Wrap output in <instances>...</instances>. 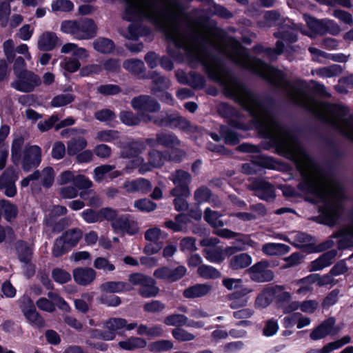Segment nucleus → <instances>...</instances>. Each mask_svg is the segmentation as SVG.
I'll return each mask as SVG.
<instances>
[{
	"label": "nucleus",
	"instance_id": "1",
	"mask_svg": "<svg viewBox=\"0 0 353 353\" xmlns=\"http://www.w3.org/2000/svg\"><path fill=\"white\" fill-rule=\"evenodd\" d=\"M261 134L272 141L279 154L295 162L303 176L298 187L300 192L310 202L320 204L325 224L334 225L344 196L341 185L316 165L292 133L281 127L261 104Z\"/></svg>",
	"mask_w": 353,
	"mask_h": 353
},
{
	"label": "nucleus",
	"instance_id": "2",
	"mask_svg": "<svg viewBox=\"0 0 353 353\" xmlns=\"http://www.w3.org/2000/svg\"><path fill=\"white\" fill-rule=\"evenodd\" d=\"M146 145L147 143L143 141H135L129 145L124 152L125 157L132 159L125 168L127 172L138 168L139 173L144 174L153 168H160L163 165L165 158L157 150H152L150 151L148 163H145L144 159L139 157V154L146 149Z\"/></svg>",
	"mask_w": 353,
	"mask_h": 353
},
{
	"label": "nucleus",
	"instance_id": "3",
	"mask_svg": "<svg viewBox=\"0 0 353 353\" xmlns=\"http://www.w3.org/2000/svg\"><path fill=\"white\" fill-rule=\"evenodd\" d=\"M23 140L21 138L13 141L11 149V159L15 165H18L21 159ZM22 167L25 171H29L31 168L37 167L41 163V150L37 145L26 147L23 151Z\"/></svg>",
	"mask_w": 353,
	"mask_h": 353
},
{
	"label": "nucleus",
	"instance_id": "4",
	"mask_svg": "<svg viewBox=\"0 0 353 353\" xmlns=\"http://www.w3.org/2000/svg\"><path fill=\"white\" fill-rule=\"evenodd\" d=\"M132 107L139 112L141 118L144 122L152 121L159 125H167L168 121L159 117H152L150 113L159 110L160 105L151 97L141 95L133 99L131 101Z\"/></svg>",
	"mask_w": 353,
	"mask_h": 353
},
{
	"label": "nucleus",
	"instance_id": "5",
	"mask_svg": "<svg viewBox=\"0 0 353 353\" xmlns=\"http://www.w3.org/2000/svg\"><path fill=\"white\" fill-rule=\"evenodd\" d=\"M137 325V322L128 323L123 318H110L104 323V327L107 330L103 332L95 330L94 336H99L105 341H112L115 339L117 333L121 334L123 330H132Z\"/></svg>",
	"mask_w": 353,
	"mask_h": 353
},
{
	"label": "nucleus",
	"instance_id": "6",
	"mask_svg": "<svg viewBox=\"0 0 353 353\" xmlns=\"http://www.w3.org/2000/svg\"><path fill=\"white\" fill-rule=\"evenodd\" d=\"M16 77L17 79L12 83L11 85L20 92H32L35 87L41 83L39 77L28 70H23L22 73L17 74Z\"/></svg>",
	"mask_w": 353,
	"mask_h": 353
},
{
	"label": "nucleus",
	"instance_id": "7",
	"mask_svg": "<svg viewBox=\"0 0 353 353\" xmlns=\"http://www.w3.org/2000/svg\"><path fill=\"white\" fill-rule=\"evenodd\" d=\"M170 179L175 185L170 191L172 196H177L179 194L190 196L188 184L191 181V176L188 172L181 170H176L170 175Z\"/></svg>",
	"mask_w": 353,
	"mask_h": 353
},
{
	"label": "nucleus",
	"instance_id": "8",
	"mask_svg": "<svg viewBox=\"0 0 353 353\" xmlns=\"http://www.w3.org/2000/svg\"><path fill=\"white\" fill-rule=\"evenodd\" d=\"M21 308L27 321L33 326L40 327L43 325V319L37 312L32 301L28 296H23L21 299Z\"/></svg>",
	"mask_w": 353,
	"mask_h": 353
},
{
	"label": "nucleus",
	"instance_id": "9",
	"mask_svg": "<svg viewBox=\"0 0 353 353\" xmlns=\"http://www.w3.org/2000/svg\"><path fill=\"white\" fill-rule=\"evenodd\" d=\"M112 227L116 233L121 234H127L133 235L139 232L137 223L129 215L118 216V218L112 223Z\"/></svg>",
	"mask_w": 353,
	"mask_h": 353
},
{
	"label": "nucleus",
	"instance_id": "10",
	"mask_svg": "<svg viewBox=\"0 0 353 353\" xmlns=\"http://www.w3.org/2000/svg\"><path fill=\"white\" fill-rule=\"evenodd\" d=\"M269 263L266 261L256 263L249 269L250 278L256 282H268L274 279V273L268 269Z\"/></svg>",
	"mask_w": 353,
	"mask_h": 353
},
{
	"label": "nucleus",
	"instance_id": "11",
	"mask_svg": "<svg viewBox=\"0 0 353 353\" xmlns=\"http://www.w3.org/2000/svg\"><path fill=\"white\" fill-rule=\"evenodd\" d=\"M18 179V173L14 169L9 168L0 177V190L4 191V194L9 197L14 196L17 193L14 185Z\"/></svg>",
	"mask_w": 353,
	"mask_h": 353
},
{
	"label": "nucleus",
	"instance_id": "12",
	"mask_svg": "<svg viewBox=\"0 0 353 353\" xmlns=\"http://www.w3.org/2000/svg\"><path fill=\"white\" fill-rule=\"evenodd\" d=\"M234 250V248L232 247H227L225 248L220 247L208 248L203 250V254L208 261L214 263H220L228 256L230 255Z\"/></svg>",
	"mask_w": 353,
	"mask_h": 353
},
{
	"label": "nucleus",
	"instance_id": "13",
	"mask_svg": "<svg viewBox=\"0 0 353 353\" xmlns=\"http://www.w3.org/2000/svg\"><path fill=\"white\" fill-rule=\"evenodd\" d=\"M148 145L155 148L161 145L166 148H174L180 144L179 139L174 135L167 133H159L156 138L147 139L145 141Z\"/></svg>",
	"mask_w": 353,
	"mask_h": 353
},
{
	"label": "nucleus",
	"instance_id": "14",
	"mask_svg": "<svg viewBox=\"0 0 353 353\" xmlns=\"http://www.w3.org/2000/svg\"><path fill=\"white\" fill-rule=\"evenodd\" d=\"M335 320L330 318L323 321L319 325L314 328L310 334V337L313 341H318L324 339L327 336L335 334L334 332V325Z\"/></svg>",
	"mask_w": 353,
	"mask_h": 353
},
{
	"label": "nucleus",
	"instance_id": "15",
	"mask_svg": "<svg viewBox=\"0 0 353 353\" xmlns=\"http://www.w3.org/2000/svg\"><path fill=\"white\" fill-rule=\"evenodd\" d=\"M336 254L337 252L334 250L324 253L317 259L310 263L309 265V270L310 272L319 271L330 265Z\"/></svg>",
	"mask_w": 353,
	"mask_h": 353
},
{
	"label": "nucleus",
	"instance_id": "16",
	"mask_svg": "<svg viewBox=\"0 0 353 353\" xmlns=\"http://www.w3.org/2000/svg\"><path fill=\"white\" fill-rule=\"evenodd\" d=\"M73 277L78 284L87 285L94 280L96 272L90 268H79L74 270Z\"/></svg>",
	"mask_w": 353,
	"mask_h": 353
},
{
	"label": "nucleus",
	"instance_id": "17",
	"mask_svg": "<svg viewBox=\"0 0 353 353\" xmlns=\"http://www.w3.org/2000/svg\"><path fill=\"white\" fill-rule=\"evenodd\" d=\"M59 43V38L52 32H45L41 34L37 42L38 48L42 51H50L53 50Z\"/></svg>",
	"mask_w": 353,
	"mask_h": 353
},
{
	"label": "nucleus",
	"instance_id": "18",
	"mask_svg": "<svg viewBox=\"0 0 353 353\" xmlns=\"http://www.w3.org/2000/svg\"><path fill=\"white\" fill-rule=\"evenodd\" d=\"M255 194L260 199L271 201L275 197L274 187L268 182L264 181H258L255 183Z\"/></svg>",
	"mask_w": 353,
	"mask_h": 353
},
{
	"label": "nucleus",
	"instance_id": "19",
	"mask_svg": "<svg viewBox=\"0 0 353 353\" xmlns=\"http://www.w3.org/2000/svg\"><path fill=\"white\" fill-rule=\"evenodd\" d=\"M339 248L344 249L353 246V219L350 225L341 229L336 234Z\"/></svg>",
	"mask_w": 353,
	"mask_h": 353
},
{
	"label": "nucleus",
	"instance_id": "20",
	"mask_svg": "<svg viewBox=\"0 0 353 353\" xmlns=\"http://www.w3.org/2000/svg\"><path fill=\"white\" fill-rule=\"evenodd\" d=\"M77 31L80 37H77V39H88L95 36L97 27L92 20L85 19L79 21Z\"/></svg>",
	"mask_w": 353,
	"mask_h": 353
},
{
	"label": "nucleus",
	"instance_id": "21",
	"mask_svg": "<svg viewBox=\"0 0 353 353\" xmlns=\"http://www.w3.org/2000/svg\"><path fill=\"white\" fill-rule=\"evenodd\" d=\"M300 30L303 33L305 34L301 27L298 25H294V27H291L289 25H285L281 27L278 32L274 34L276 37L280 38L287 43L295 42L297 39V35L295 33V30Z\"/></svg>",
	"mask_w": 353,
	"mask_h": 353
},
{
	"label": "nucleus",
	"instance_id": "22",
	"mask_svg": "<svg viewBox=\"0 0 353 353\" xmlns=\"http://www.w3.org/2000/svg\"><path fill=\"white\" fill-rule=\"evenodd\" d=\"M114 166L110 165H103L97 167L94 170V179L98 182H101L105 179H114L119 176L121 173L119 171H113Z\"/></svg>",
	"mask_w": 353,
	"mask_h": 353
},
{
	"label": "nucleus",
	"instance_id": "23",
	"mask_svg": "<svg viewBox=\"0 0 353 353\" xmlns=\"http://www.w3.org/2000/svg\"><path fill=\"white\" fill-rule=\"evenodd\" d=\"M212 290L210 284H197L185 289L183 291V296L185 298L192 299L206 295Z\"/></svg>",
	"mask_w": 353,
	"mask_h": 353
},
{
	"label": "nucleus",
	"instance_id": "24",
	"mask_svg": "<svg viewBox=\"0 0 353 353\" xmlns=\"http://www.w3.org/2000/svg\"><path fill=\"white\" fill-rule=\"evenodd\" d=\"M351 341V338L349 336H345L341 339L331 342L323 346L320 349H312L306 353H330L335 350H338L342 346L349 343Z\"/></svg>",
	"mask_w": 353,
	"mask_h": 353
},
{
	"label": "nucleus",
	"instance_id": "25",
	"mask_svg": "<svg viewBox=\"0 0 353 353\" xmlns=\"http://www.w3.org/2000/svg\"><path fill=\"white\" fill-rule=\"evenodd\" d=\"M125 188L128 192H148L152 188L150 182L143 178L137 180L128 181L124 185Z\"/></svg>",
	"mask_w": 353,
	"mask_h": 353
},
{
	"label": "nucleus",
	"instance_id": "26",
	"mask_svg": "<svg viewBox=\"0 0 353 353\" xmlns=\"http://www.w3.org/2000/svg\"><path fill=\"white\" fill-rule=\"evenodd\" d=\"M262 252L268 256L281 255L290 251V247L283 243H268L262 246Z\"/></svg>",
	"mask_w": 353,
	"mask_h": 353
},
{
	"label": "nucleus",
	"instance_id": "27",
	"mask_svg": "<svg viewBox=\"0 0 353 353\" xmlns=\"http://www.w3.org/2000/svg\"><path fill=\"white\" fill-rule=\"evenodd\" d=\"M274 299L272 286L266 287L263 291L257 296L254 306L256 308H265L268 307Z\"/></svg>",
	"mask_w": 353,
	"mask_h": 353
},
{
	"label": "nucleus",
	"instance_id": "28",
	"mask_svg": "<svg viewBox=\"0 0 353 353\" xmlns=\"http://www.w3.org/2000/svg\"><path fill=\"white\" fill-rule=\"evenodd\" d=\"M118 345L123 350L130 351L146 347L147 341L141 337L132 336L125 341H120Z\"/></svg>",
	"mask_w": 353,
	"mask_h": 353
},
{
	"label": "nucleus",
	"instance_id": "29",
	"mask_svg": "<svg viewBox=\"0 0 353 353\" xmlns=\"http://www.w3.org/2000/svg\"><path fill=\"white\" fill-rule=\"evenodd\" d=\"M103 291L110 293H119L132 289L130 284L121 281H109L101 285Z\"/></svg>",
	"mask_w": 353,
	"mask_h": 353
},
{
	"label": "nucleus",
	"instance_id": "30",
	"mask_svg": "<svg viewBox=\"0 0 353 353\" xmlns=\"http://www.w3.org/2000/svg\"><path fill=\"white\" fill-rule=\"evenodd\" d=\"M252 262L250 255L241 253L233 256L230 261V267L234 270L243 269L248 267Z\"/></svg>",
	"mask_w": 353,
	"mask_h": 353
},
{
	"label": "nucleus",
	"instance_id": "31",
	"mask_svg": "<svg viewBox=\"0 0 353 353\" xmlns=\"http://www.w3.org/2000/svg\"><path fill=\"white\" fill-rule=\"evenodd\" d=\"M252 292V290L248 288H242L241 292H236L231 297L230 307L236 309L245 307L248 302V299L245 296Z\"/></svg>",
	"mask_w": 353,
	"mask_h": 353
},
{
	"label": "nucleus",
	"instance_id": "32",
	"mask_svg": "<svg viewBox=\"0 0 353 353\" xmlns=\"http://www.w3.org/2000/svg\"><path fill=\"white\" fill-rule=\"evenodd\" d=\"M312 278L310 274L295 281V284L298 286L295 293L303 296L311 292L313 290L312 285L314 283Z\"/></svg>",
	"mask_w": 353,
	"mask_h": 353
},
{
	"label": "nucleus",
	"instance_id": "33",
	"mask_svg": "<svg viewBox=\"0 0 353 353\" xmlns=\"http://www.w3.org/2000/svg\"><path fill=\"white\" fill-rule=\"evenodd\" d=\"M0 208L4 218L7 221H10L16 218L18 213L17 207L9 201L5 199L0 200Z\"/></svg>",
	"mask_w": 353,
	"mask_h": 353
},
{
	"label": "nucleus",
	"instance_id": "34",
	"mask_svg": "<svg viewBox=\"0 0 353 353\" xmlns=\"http://www.w3.org/2000/svg\"><path fill=\"white\" fill-rule=\"evenodd\" d=\"M64 240L66 245L71 249L75 246L82 237V232L79 229L68 230L61 236Z\"/></svg>",
	"mask_w": 353,
	"mask_h": 353
},
{
	"label": "nucleus",
	"instance_id": "35",
	"mask_svg": "<svg viewBox=\"0 0 353 353\" xmlns=\"http://www.w3.org/2000/svg\"><path fill=\"white\" fill-rule=\"evenodd\" d=\"M197 274L204 279H216L221 277V272L217 269L205 264L198 267Z\"/></svg>",
	"mask_w": 353,
	"mask_h": 353
},
{
	"label": "nucleus",
	"instance_id": "36",
	"mask_svg": "<svg viewBox=\"0 0 353 353\" xmlns=\"http://www.w3.org/2000/svg\"><path fill=\"white\" fill-rule=\"evenodd\" d=\"M341 67L339 65H332L329 67L321 68L312 71V74H316L323 78H330L341 73Z\"/></svg>",
	"mask_w": 353,
	"mask_h": 353
},
{
	"label": "nucleus",
	"instance_id": "37",
	"mask_svg": "<svg viewBox=\"0 0 353 353\" xmlns=\"http://www.w3.org/2000/svg\"><path fill=\"white\" fill-rule=\"evenodd\" d=\"M305 21L307 23L308 28L312 31L314 34H325L324 29V19L319 21L314 18L306 15H304Z\"/></svg>",
	"mask_w": 353,
	"mask_h": 353
},
{
	"label": "nucleus",
	"instance_id": "38",
	"mask_svg": "<svg viewBox=\"0 0 353 353\" xmlns=\"http://www.w3.org/2000/svg\"><path fill=\"white\" fill-rule=\"evenodd\" d=\"M16 249L18 253L19 259L21 262L28 263L32 256V249L27 243L23 241L17 243Z\"/></svg>",
	"mask_w": 353,
	"mask_h": 353
},
{
	"label": "nucleus",
	"instance_id": "39",
	"mask_svg": "<svg viewBox=\"0 0 353 353\" xmlns=\"http://www.w3.org/2000/svg\"><path fill=\"white\" fill-rule=\"evenodd\" d=\"M159 290L155 285V281L152 278H149L145 284L140 288L139 293L143 297L155 296Z\"/></svg>",
	"mask_w": 353,
	"mask_h": 353
},
{
	"label": "nucleus",
	"instance_id": "40",
	"mask_svg": "<svg viewBox=\"0 0 353 353\" xmlns=\"http://www.w3.org/2000/svg\"><path fill=\"white\" fill-rule=\"evenodd\" d=\"M94 49L101 53H110L114 49V44L110 39L99 38L93 43Z\"/></svg>",
	"mask_w": 353,
	"mask_h": 353
},
{
	"label": "nucleus",
	"instance_id": "41",
	"mask_svg": "<svg viewBox=\"0 0 353 353\" xmlns=\"http://www.w3.org/2000/svg\"><path fill=\"white\" fill-rule=\"evenodd\" d=\"M221 214L216 211H212L210 208L205 210L204 219L212 227H221L223 225V222L220 219Z\"/></svg>",
	"mask_w": 353,
	"mask_h": 353
},
{
	"label": "nucleus",
	"instance_id": "42",
	"mask_svg": "<svg viewBox=\"0 0 353 353\" xmlns=\"http://www.w3.org/2000/svg\"><path fill=\"white\" fill-rule=\"evenodd\" d=\"M274 298L278 303L289 302L292 299V294L285 290L283 285L272 286Z\"/></svg>",
	"mask_w": 353,
	"mask_h": 353
},
{
	"label": "nucleus",
	"instance_id": "43",
	"mask_svg": "<svg viewBox=\"0 0 353 353\" xmlns=\"http://www.w3.org/2000/svg\"><path fill=\"white\" fill-rule=\"evenodd\" d=\"M79 28V21H64L61 24V30L65 33L71 34L74 38L77 39L80 37L77 30Z\"/></svg>",
	"mask_w": 353,
	"mask_h": 353
},
{
	"label": "nucleus",
	"instance_id": "44",
	"mask_svg": "<svg viewBox=\"0 0 353 353\" xmlns=\"http://www.w3.org/2000/svg\"><path fill=\"white\" fill-rule=\"evenodd\" d=\"M123 68L132 74H139L143 70L144 63L141 60L130 59L123 63Z\"/></svg>",
	"mask_w": 353,
	"mask_h": 353
},
{
	"label": "nucleus",
	"instance_id": "45",
	"mask_svg": "<svg viewBox=\"0 0 353 353\" xmlns=\"http://www.w3.org/2000/svg\"><path fill=\"white\" fill-rule=\"evenodd\" d=\"M60 65L65 71L73 73L80 68L81 63L77 59L65 57L60 63Z\"/></svg>",
	"mask_w": 353,
	"mask_h": 353
},
{
	"label": "nucleus",
	"instance_id": "46",
	"mask_svg": "<svg viewBox=\"0 0 353 353\" xmlns=\"http://www.w3.org/2000/svg\"><path fill=\"white\" fill-rule=\"evenodd\" d=\"M74 97L70 93L61 94L54 97L51 101V105L55 108H59L72 103Z\"/></svg>",
	"mask_w": 353,
	"mask_h": 353
},
{
	"label": "nucleus",
	"instance_id": "47",
	"mask_svg": "<svg viewBox=\"0 0 353 353\" xmlns=\"http://www.w3.org/2000/svg\"><path fill=\"white\" fill-rule=\"evenodd\" d=\"M87 146V141L84 138L71 140L68 144V152L74 155Z\"/></svg>",
	"mask_w": 353,
	"mask_h": 353
},
{
	"label": "nucleus",
	"instance_id": "48",
	"mask_svg": "<svg viewBox=\"0 0 353 353\" xmlns=\"http://www.w3.org/2000/svg\"><path fill=\"white\" fill-rule=\"evenodd\" d=\"M188 321V318L183 315L179 314H172L170 316H166L164 320L163 323L170 326H181L186 325Z\"/></svg>",
	"mask_w": 353,
	"mask_h": 353
},
{
	"label": "nucleus",
	"instance_id": "49",
	"mask_svg": "<svg viewBox=\"0 0 353 353\" xmlns=\"http://www.w3.org/2000/svg\"><path fill=\"white\" fill-rule=\"evenodd\" d=\"M152 79L154 83V86L152 88L154 94H157L159 90L161 91L167 89L170 85V81L168 79L160 76L159 74H154Z\"/></svg>",
	"mask_w": 353,
	"mask_h": 353
},
{
	"label": "nucleus",
	"instance_id": "50",
	"mask_svg": "<svg viewBox=\"0 0 353 353\" xmlns=\"http://www.w3.org/2000/svg\"><path fill=\"white\" fill-rule=\"evenodd\" d=\"M80 196L84 200H89L88 205L92 207H99L102 204L101 199L92 190H83Z\"/></svg>",
	"mask_w": 353,
	"mask_h": 353
},
{
	"label": "nucleus",
	"instance_id": "51",
	"mask_svg": "<svg viewBox=\"0 0 353 353\" xmlns=\"http://www.w3.org/2000/svg\"><path fill=\"white\" fill-rule=\"evenodd\" d=\"M173 347V343L168 340H161L149 345V350L153 352L168 351Z\"/></svg>",
	"mask_w": 353,
	"mask_h": 353
},
{
	"label": "nucleus",
	"instance_id": "52",
	"mask_svg": "<svg viewBox=\"0 0 353 353\" xmlns=\"http://www.w3.org/2000/svg\"><path fill=\"white\" fill-rule=\"evenodd\" d=\"M39 178L43 186L47 188L51 186L54 179V172L52 168L47 167L44 168L40 173Z\"/></svg>",
	"mask_w": 353,
	"mask_h": 353
},
{
	"label": "nucleus",
	"instance_id": "53",
	"mask_svg": "<svg viewBox=\"0 0 353 353\" xmlns=\"http://www.w3.org/2000/svg\"><path fill=\"white\" fill-rule=\"evenodd\" d=\"M70 248L66 245L64 240L59 237L56 239L52 248V254L55 257H59L67 253L70 250Z\"/></svg>",
	"mask_w": 353,
	"mask_h": 353
},
{
	"label": "nucleus",
	"instance_id": "54",
	"mask_svg": "<svg viewBox=\"0 0 353 353\" xmlns=\"http://www.w3.org/2000/svg\"><path fill=\"white\" fill-rule=\"evenodd\" d=\"M121 121L125 125H138L141 121V116H134L131 112L123 111L120 114Z\"/></svg>",
	"mask_w": 353,
	"mask_h": 353
},
{
	"label": "nucleus",
	"instance_id": "55",
	"mask_svg": "<svg viewBox=\"0 0 353 353\" xmlns=\"http://www.w3.org/2000/svg\"><path fill=\"white\" fill-rule=\"evenodd\" d=\"M52 11L69 12L74 8L73 3L69 0H56L52 3Z\"/></svg>",
	"mask_w": 353,
	"mask_h": 353
},
{
	"label": "nucleus",
	"instance_id": "56",
	"mask_svg": "<svg viewBox=\"0 0 353 353\" xmlns=\"http://www.w3.org/2000/svg\"><path fill=\"white\" fill-rule=\"evenodd\" d=\"M52 276L54 281L59 283H65L71 279V276L69 272L58 268L52 270Z\"/></svg>",
	"mask_w": 353,
	"mask_h": 353
},
{
	"label": "nucleus",
	"instance_id": "57",
	"mask_svg": "<svg viewBox=\"0 0 353 353\" xmlns=\"http://www.w3.org/2000/svg\"><path fill=\"white\" fill-rule=\"evenodd\" d=\"M172 334L175 339L179 341H190L194 339L195 336L182 328H175Z\"/></svg>",
	"mask_w": 353,
	"mask_h": 353
},
{
	"label": "nucleus",
	"instance_id": "58",
	"mask_svg": "<svg viewBox=\"0 0 353 353\" xmlns=\"http://www.w3.org/2000/svg\"><path fill=\"white\" fill-rule=\"evenodd\" d=\"M311 276L313 277L314 283H316L319 286H325L334 283V279L330 272L323 276L319 274H312Z\"/></svg>",
	"mask_w": 353,
	"mask_h": 353
},
{
	"label": "nucleus",
	"instance_id": "59",
	"mask_svg": "<svg viewBox=\"0 0 353 353\" xmlns=\"http://www.w3.org/2000/svg\"><path fill=\"white\" fill-rule=\"evenodd\" d=\"M119 137V132L115 130H108L98 132L97 139L99 141L110 142Z\"/></svg>",
	"mask_w": 353,
	"mask_h": 353
},
{
	"label": "nucleus",
	"instance_id": "60",
	"mask_svg": "<svg viewBox=\"0 0 353 353\" xmlns=\"http://www.w3.org/2000/svg\"><path fill=\"white\" fill-rule=\"evenodd\" d=\"M185 217L183 215H179L176 217L175 221H167L165 222V226L174 232H179L184 228Z\"/></svg>",
	"mask_w": 353,
	"mask_h": 353
},
{
	"label": "nucleus",
	"instance_id": "61",
	"mask_svg": "<svg viewBox=\"0 0 353 353\" xmlns=\"http://www.w3.org/2000/svg\"><path fill=\"white\" fill-rule=\"evenodd\" d=\"M278 330L279 324L277 321L272 319L265 322L263 333L265 336H272L278 332Z\"/></svg>",
	"mask_w": 353,
	"mask_h": 353
},
{
	"label": "nucleus",
	"instance_id": "62",
	"mask_svg": "<svg viewBox=\"0 0 353 353\" xmlns=\"http://www.w3.org/2000/svg\"><path fill=\"white\" fill-rule=\"evenodd\" d=\"M312 57V60L319 63H324L330 59V54L323 52L316 48L310 47L308 49Z\"/></svg>",
	"mask_w": 353,
	"mask_h": 353
},
{
	"label": "nucleus",
	"instance_id": "63",
	"mask_svg": "<svg viewBox=\"0 0 353 353\" xmlns=\"http://www.w3.org/2000/svg\"><path fill=\"white\" fill-rule=\"evenodd\" d=\"M134 206L143 212H151L157 208V205L154 203L146 199L136 201Z\"/></svg>",
	"mask_w": 353,
	"mask_h": 353
},
{
	"label": "nucleus",
	"instance_id": "64",
	"mask_svg": "<svg viewBox=\"0 0 353 353\" xmlns=\"http://www.w3.org/2000/svg\"><path fill=\"white\" fill-rule=\"evenodd\" d=\"M94 266L98 270L107 271H113L115 269L114 265L104 257H98L94 261Z\"/></svg>",
	"mask_w": 353,
	"mask_h": 353
}]
</instances>
